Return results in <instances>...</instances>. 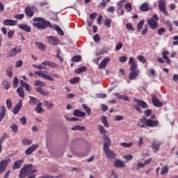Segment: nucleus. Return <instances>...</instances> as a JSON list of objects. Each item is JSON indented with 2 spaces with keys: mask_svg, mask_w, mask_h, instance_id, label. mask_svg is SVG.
Instances as JSON below:
<instances>
[{
  "mask_svg": "<svg viewBox=\"0 0 178 178\" xmlns=\"http://www.w3.org/2000/svg\"><path fill=\"white\" fill-rule=\"evenodd\" d=\"M97 129L99 130V131L101 133V134L104 135V138H105V137L106 136V129H105V128H104V126L99 124L97 126Z\"/></svg>",
  "mask_w": 178,
  "mask_h": 178,
  "instance_id": "c756f323",
  "label": "nucleus"
},
{
  "mask_svg": "<svg viewBox=\"0 0 178 178\" xmlns=\"http://www.w3.org/2000/svg\"><path fill=\"white\" fill-rule=\"evenodd\" d=\"M144 24H145V20L142 19L140 21L137 25L138 31H141L143 30V27H144Z\"/></svg>",
  "mask_w": 178,
  "mask_h": 178,
  "instance_id": "473e14b6",
  "label": "nucleus"
},
{
  "mask_svg": "<svg viewBox=\"0 0 178 178\" xmlns=\"http://www.w3.org/2000/svg\"><path fill=\"white\" fill-rule=\"evenodd\" d=\"M10 129L13 130V131L14 133H17V131H18V127L16 124H13L11 127H10Z\"/></svg>",
  "mask_w": 178,
  "mask_h": 178,
  "instance_id": "69168bd1",
  "label": "nucleus"
},
{
  "mask_svg": "<svg viewBox=\"0 0 178 178\" xmlns=\"http://www.w3.org/2000/svg\"><path fill=\"white\" fill-rule=\"evenodd\" d=\"M110 61L111 58L109 57L104 58L99 65L98 69H105V67H106V65H108Z\"/></svg>",
  "mask_w": 178,
  "mask_h": 178,
  "instance_id": "f8f14e48",
  "label": "nucleus"
},
{
  "mask_svg": "<svg viewBox=\"0 0 178 178\" xmlns=\"http://www.w3.org/2000/svg\"><path fill=\"white\" fill-rule=\"evenodd\" d=\"M6 106L8 109H10V108H12V101L10 100V99H7Z\"/></svg>",
  "mask_w": 178,
  "mask_h": 178,
  "instance_id": "052dcab7",
  "label": "nucleus"
},
{
  "mask_svg": "<svg viewBox=\"0 0 178 178\" xmlns=\"http://www.w3.org/2000/svg\"><path fill=\"white\" fill-rule=\"evenodd\" d=\"M42 65L44 66L45 69H47V66L49 67H57L58 65L55 63H52L51 61L45 60L42 63Z\"/></svg>",
  "mask_w": 178,
  "mask_h": 178,
  "instance_id": "6ab92c4d",
  "label": "nucleus"
},
{
  "mask_svg": "<svg viewBox=\"0 0 178 178\" xmlns=\"http://www.w3.org/2000/svg\"><path fill=\"white\" fill-rule=\"evenodd\" d=\"M14 18L16 20H22V19H24V14H17L14 16Z\"/></svg>",
  "mask_w": 178,
  "mask_h": 178,
  "instance_id": "09e8293b",
  "label": "nucleus"
},
{
  "mask_svg": "<svg viewBox=\"0 0 178 178\" xmlns=\"http://www.w3.org/2000/svg\"><path fill=\"white\" fill-rule=\"evenodd\" d=\"M25 13L28 17H33L34 16V8L28 6L25 8Z\"/></svg>",
  "mask_w": 178,
  "mask_h": 178,
  "instance_id": "f3484780",
  "label": "nucleus"
},
{
  "mask_svg": "<svg viewBox=\"0 0 178 178\" xmlns=\"http://www.w3.org/2000/svg\"><path fill=\"white\" fill-rule=\"evenodd\" d=\"M159 20V17L156 14H154L153 15V17L147 20V24L149 25V27H150L152 30H156V29H158Z\"/></svg>",
  "mask_w": 178,
  "mask_h": 178,
  "instance_id": "39448f33",
  "label": "nucleus"
},
{
  "mask_svg": "<svg viewBox=\"0 0 178 178\" xmlns=\"http://www.w3.org/2000/svg\"><path fill=\"white\" fill-rule=\"evenodd\" d=\"M109 147H111V138L108 136H104L103 149L108 159H115V158H116V154L115 152L109 149Z\"/></svg>",
  "mask_w": 178,
  "mask_h": 178,
  "instance_id": "f03ea898",
  "label": "nucleus"
},
{
  "mask_svg": "<svg viewBox=\"0 0 178 178\" xmlns=\"http://www.w3.org/2000/svg\"><path fill=\"white\" fill-rule=\"evenodd\" d=\"M47 39L48 40L49 44L51 45H58L59 44V39L54 35L47 36Z\"/></svg>",
  "mask_w": 178,
  "mask_h": 178,
  "instance_id": "9b49d317",
  "label": "nucleus"
},
{
  "mask_svg": "<svg viewBox=\"0 0 178 178\" xmlns=\"http://www.w3.org/2000/svg\"><path fill=\"white\" fill-rule=\"evenodd\" d=\"M128 65H130V70H138V65L134 60V58L129 57Z\"/></svg>",
  "mask_w": 178,
  "mask_h": 178,
  "instance_id": "6e6552de",
  "label": "nucleus"
},
{
  "mask_svg": "<svg viewBox=\"0 0 178 178\" xmlns=\"http://www.w3.org/2000/svg\"><path fill=\"white\" fill-rule=\"evenodd\" d=\"M114 165L116 168H124V162H123L121 160L119 159H115V163H114Z\"/></svg>",
  "mask_w": 178,
  "mask_h": 178,
  "instance_id": "c85d7f7f",
  "label": "nucleus"
},
{
  "mask_svg": "<svg viewBox=\"0 0 178 178\" xmlns=\"http://www.w3.org/2000/svg\"><path fill=\"white\" fill-rule=\"evenodd\" d=\"M10 162V158L0 161V172H1V173H3V172H5L6 170V168L8 167V165H9Z\"/></svg>",
  "mask_w": 178,
  "mask_h": 178,
  "instance_id": "423d86ee",
  "label": "nucleus"
},
{
  "mask_svg": "<svg viewBox=\"0 0 178 178\" xmlns=\"http://www.w3.org/2000/svg\"><path fill=\"white\" fill-rule=\"evenodd\" d=\"M38 145H32L31 147H28L26 150L25 151L26 155H31L32 153L38 148Z\"/></svg>",
  "mask_w": 178,
  "mask_h": 178,
  "instance_id": "ddd939ff",
  "label": "nucleus"
},
{
  "mask_svg": "<svg viewBox=\"0 0 178 178\" xmlns=\"http://www.w3.org/2000/svg\"><path fill=\"white\" fill-rule=\"evenodd\" d=\"M124 118L122 115H117L115 118V122H122Z\"/></svg>",
  "mask_w": 178,
  "mask_h": 178,
  "instance_id": "680f3d73",
  "label": "nucleus"
},
{
  "mask_svg": "<svg viewBox=\"0 0 178 178\" xmlns=\"http://www.w3.org/2000/svg\"><path fill=\"white\" fill-rule=\"evenodd\" d=\"M2 86L3 88H6V90H9V88H10V84H9L8 81H3Z\"/></svg>",
  "mask_w": 178,
  "mask_h": 178,
  "instance_id": "49530a36",
  "label": "nucleus"
},
{
  "mask_svg": "<svg viewBox=\"0 0 178 178\" xmlns=\"http://www.w3.org/2000/svg\"><path fill=\"white\" fill-rule=\"evenodd\" d=\"M168 55H169V51L165 50L162 51V56L163 58L166 61V63L168 65H170V60L169 59V57H168Z\"/></svg>",
  "mask_w": 178,
  "mask_h": 178,
  "instance_id": "b1692460",
  "label": "nucleus"
},
{
  "mask_svg": "<svg viewBox=\"0 0 178 178\" xmlns=\"http://www.w3.org/2000/svg\"><path fill=\"white\" fill-rule=\"evenodd\" d=\"M29 98H30V100H29L30 105H37V104H39L40 102V101H38V99L31 96H29Z\"/></svg>",
  "mask_w": 178,
  "mask_h": 178,
  "instance_id": "7c9ffc66",
  "label": "nucleus"
},
{
  "mask_svg": "<svg viewBox=\"0 0 178 178\" xmlns=\"http://www.w3.org/2000/svg\"><path fill=\"white\" fill-rule=\"evenodd\" d=\"M23 145H31V144L33 143V140L28 139V138H24L22 141Z\"/></svg>",
  "mask_w": 178,
  "mask_h": 178,
  "instance_id": "4c0bfd02",
  "label": "nucleus"
},
{
  "mask_svg": "<svg viewBox=\"0 0 178 178\" xmlns=\"http://www.w3.org/2000/svg\"><path fill=\"white\" fill-rule=\"evenodd\" d=\"M82 107L83 108L85 112H86V113L88 114V116H90L91 115V108H90V107H88L86 104H83Z\"/></svg>",
  "mask_w": 178,
  "mask_h": 178,
  "instance_id": "58836bf2",
  "label": "nucleus"
},
{
  "mask_svg": "<svg viewBox=\"0 0 178 178\" xmlns=\"http://www.w3.org/2000/svg\"><path fill=\"white\" fill-rule=\"evenodd\" d=\"M35 86H36L37 87H45V86H47V83L41 81H35Z\"/></svg>",
  "mask_w": 178,
  "mask_h": 178,
  "instance_id": "79ce46f5",
  "label": "nucleus"
},
{
  "mask_svg": "<svg viewBox=\"0 0 178 178\" xmlns=\"http://www.w3.org/2000/svg\"><path fill=\"white\" fill-rule=\"evenodd\" d=\"M159 8L165 16H169V13L166 11V4L165 3V1L163 0L159 1Z\"/></svg>",
  "mask_w": 178,
  "mask_h": 178,
  "instance_id": "0eeeda50",
  "label": "nucleus"
},
{
  "mask_svg": "<svg viewBox=\"0 0 178 178\" xmlns=\"http://www.w3.org/2000/svg\"><path fill=\"white\" fill-rule=\"evenodd\" d=\"M124 8L126 12H127L128 13H130V12H131V10L133 9V8L131 6V3H125Z\"/></svg>",
  "mask_w": 178,
  "mask_h": 178,
  "instance_id": "c9c22d12",
  "label": "nucleus"
},
{
  "mask_svg": "<svg viewBox=\"0 0 178 178\" xmlns=\"http://www.w3.org/2000/svg\"><path fill=\"white\" fill-rule=\"evenodd\" d=\"M101 120L104 127H109V122H108V119L106 118V116L102 115L101 118Z\"/></svg>",
  "mask_w": 178,
  "mask_h": 178,
  "instance_id": "2f4dec72",
  "label": "nucleus"
},
{
  "mask_svg": "<svg viewBox=\"0 0 178 178\" xmlns=\"http://www.w3.org/2000/svg\"><path fill=\"white\" fill-rule=\"evenodd\" d=\"M120 145L124 148H131V147H133V143H121Z\"/></svg>",
  "mask_w": 178,
  "mask_h": 178,
  "instance_id": "a19ab883",
  "label": "nucleus"
},
{
  "mask_svg": "<svg viewBox=\"0 0 178 178\" xmlns=\"http://www.w3.org/2000/svg\"><path fill=\"white\" fill-rule=\"evenodd\" d=\"M74 116H76L77 118H86V113L79 109H76L74 111Z\"/></svg>",
  "mask_w": 178,
  "mask_h": 178,
  "instance_id": "5701e85b",
  "label": "nucleus"
},
{
  "mask_svg": "<svg viewBox=\"0 0 178 178\" xmlns=\"http://www.w3.org/2000/svg\"><path fill=\"white\" fill-rule=\"evenodd\" d=\"M36 45L38 46V48H39V49H42L43 51L44 49H45V45H44V44L42 42L36 43Z\"/></svg>",
  "mask_w": 178,
  "mask_h": 178,
  "instance_id": "13d9d810",
  "label": "nucleus"
},
{
  "mask_svg": "<svg viewBox=\"0 0 178 178\" xmlns=\"http://www.w3.org/2000/svg\"><path fill=\"white\" fill-rule=\"evenodd\" d=\"M122 48H123V43L122 42H118L115 46L116 51H120Z\"/></svg>",
  "mask_w": 178,
  "mask_h": 178,
  "instance_id": "6e6d98bb",
  "label": "nucleus"
},
{
  "mask_svg": "<svg viewBox=\"0 0 178 178\" xmlns=\"http://www.w3.org/2000/svg\"><path fill=\"white\" fill-rule=\"evenodd\" d=\"M42 103L39 102V104H38L36 108H35V111L37 112V113H42V112L44 111V109H42Z\"/></svg>",
  "mask_w": 178,
  "mask_h": 178,
  "instance_id": "ea45409f",
  "label": "nucleus"
},
{
  "mask_svg": "<svg viewBox=\"0 0 178 178\" xmlns=\"http://www.w3.org/2000/svg\"><path fill=\"white\" fill-rule=\"evenodd\" d=\"M44 106H46L49 109L54 107V104L52 102H49L48 101L43 102Z\"/></svg>",
  "mask_w": 178,
  "mask_h": 178,
  "instance_id": "a18cd8bd",
  "label": "nucleus"
},
{
  "mask_svg": "<svg viewBox=\"0 0 178 178\" xmlns=\"http://www.w3.org/2000/svg\"><path fill=\"white\" fill-rule=\"evenodd\" d=\"M168 172H169V168L168 167V165L163 167L161 170V175H166Z\"/></svg>",
  "mask_w": 178,
  "mask_h": 178,
  "instance_id": "864d4df0",
  "label": "nucleus"
},
{
  "mask_svg": "<svg viewBox=\"0 0 178 178\" xmlns=\"http://www.w3.org/2000/svg\"><path fill=\"white\" fill-rule=\"evenodd\" d=\"M173 40H175V41L173 42V45H178V36H174Z\"/></svg>",
  "mask_w": 178,
  "mask_h": 178,
  "instance_id": "774afa93",
  "label": "nucleus"
},
{
  "mask_svg": "<svg viewBox=\"0 0 178 178\" xmlns=\"http://www.w3.org/2000/svg\"><path fill=\"white\" fill-rule=\"evenodd\" d=\"M140 122L143 124H138V126H140V127L143 129H145L146 126L147 127H158V126H159V121L152 120L151 119L140 118Z\"/></svg>",
  "mask_w": 178,
  "mask_h": 178,
  "instance_id": "20e7f679",
  "label": "nucleus"
},
{
  "mask_svg": "<svg viewBox=\"0 0 178 178\" xmlns=\"http://www.w3.org/2000/svg\"><path fill=\"white\" fill-rule=\"evenodd\" d=\"M40 77H42V79H45V80H48L49 81H55V79H54V77L44 72H42Z\"/></svg>",
  "mask_w": 178,
  "mask_h": 178,
  "instance_id": "bb28decb",
  "label": "nucleus"
},
{
  "mask_svg": "<svg viewBox=\"0 0 178 178\" xmlns=\"http://www.w3.org/2000/svg\"><path fill=\"white\" fill-rule=\"evenodd\" d=\"M19 29L23 30L24 31H26V33H31V27L30 26L24 24H18Z\"/></svg>",
  "mask_w": 178,
  "mask_h": 178,
  "instance_id": "a211bd4d",
  "label": "nucleus"
},
{
  "mask_svg": "<svg viewBox=\"0 0 178 178\" xmlns=\"http://www.w3.org/2000/svg\"><path fill=\"white\" fill-rule=\"evenodd\" d=\"M80 81V77H74L70 80V84H77Z\"/></svg>",
  "mask_w": 178,
  "mask_h": 178,
  "instance_id": "c03bdc74",
  "label": "nucleus"
},
{
  "mask_svg": "<svg viewBox=\"0 0 178 178\" xmlns=\"http://www.w3.org/2000/svg\"><path fill=\"white\" fill-rule=\"evenodd\" d=\"M162 143L157 142V141H153L152 143V147L154 151V152L156 153L158 151H159V148H161Z\"/></svg>",
  "mask_w": 178,
  "mask_h": 178,
  "instance_id": "2eb2a0df",
  "label": "nucleus"
},
{
  "mask_svg": "<svg viewBox=\"0 0 178 178\" xmlns=\"http://www.w3.org/2000/svg\"><path fill=\"white\" fill-rule=\"evenodd\" d=\"M112 22V21H111L110 19H106L104 22V25L106 26V27H111V23Z\"/></svg>",
  "mask_w": 178,
  "mask_h": 178,
  "instance_id": "e2e57ef3",
  "label": "nucleus"
},
{
  "mask_svg": "<svg viewBox=\"0 0 178 178\" xmlns=\"http://www.w3.org/2000/svg\"><path fill=\"white\" fill-rule=\"evenodd\" d=\"M3 26H17V21L13 19H4L3 22Z\"/></svg>",
  "mask_w": 178,
  "mask_h": 178,
  "instance_id": "4468645a",
  "label": "nucleus"
},
{
  "mask_svg": "<svg viewBox=\"0 0 178 178\" xmlns=\"http://www.w3.org/2000/svg\"><path fill=\"white\" fill-rule=\"evenodd\" d=\"M6 113V108L5 106H1L0 108V123L2 122L3 118H5V115Z\"/></svg>",
  "mask_w": 178,
  "mask_h": 178,
  "instance_id": "a878e982",
  "label": "nucleus"
},
{
  "mask_svg": "<svg viewBox=\"0 0 178 178\" xmlns=\"http://www.w3.org/2000/svg\"><path fill=\"white\" fill-rule=\"evenodd\" d=\"M40 77H42V79H45V80H48L49 81H55V79H54V77L44 72H42Z\"/></svg>",
  "mask_w": 178,
  "mask_h": 178,
  "instance_id": "cd10ccee",
  "label": "nucleus"
},
{
  "mask_svg": "<svg viewBox=\"0 0 178 178\" xmlns=\"http://www.w3.org/2000/svg\"><path fill=\"white\" fill-rule=\"evenodd\" d=\"M33 22H35L36 23L33 24L34 27L38 29L39 30H45L47 27H49L52 29V24L51 22L44 19L42 17H34L33 19Z\"/></svg>",
  "mask_w": 178,
  "mask_h": 178,
  "instance_id": "f257e3e1",
  "label": "nucleus"
},
{
  "mask_svg": "<svg viewBox=\"0 0 178 178\" xmlns=\"http://www.w3.org/2000/svg\"><path fill=\"white\" fill-rule=\"evenodd\" d=\"M166 31V29H165V28H160L159 30H158V34L159 35H162V34H163V33H165Z\"/></svg>",
  "mask_w": 178,
  "mask_h": 178,
  "instance_id": "338daca9",
  "label": "nucleus"
},
{
  "mask_svg": "<svg viewBox=\"0 0 178 178\" xmlns=\"http://www.w3.org/2000/svg\"><path fill=\"white\" fill-rule=\"evenodd\" d=\"M134 101L139 106H141V108H143V109H147V108H148V104H147V102L136 99H134Z\"/></svg>",
  "mask_w": 178,
  "mask_h": 178,
  "instance_id": "aec40b11",
  "label": "nucleus"
},
{
  "mask_svg": "<svg viewBox=\"0 0 178 178\" xmlns=\"http://www.w3.org/2000/svg\"><path fill=\"white\" fill-rule=\"evenodd\" d=\"M126 3V0H121L117 3V6H118V9H122L123 8V3Z\"/></svg>",
  "mask_w": 178,
  "mask_h": 178,
  "instance_id": "603ef678",
  "label": "nucleus"
},
{
  "mask_svg": "<svg viewBox=\"0 0 178 178\" xmlns=\"http://www.w3.org/2000/svg\"><path fill=\"white\" fill-rule=\"evenodd\" d=\"M138 73H140L139 70H131L129 74V80H134L137 76H138Z\"/></svg>",
  "mask_w": 178,
  "mask_h": 178,
  "instance_id": "412c9836",
  "label": "nucleus"
},
{
  "mask_svg": "<svg viewBox=\"0 0 178 178\" xmlns=\"http://www.w3.org/2000/svg\"><path fill=\"white\" fill-rule=\"evenodd\" d=\"M13 87L14 88H17V86L19 84V79L17 77H14V79H13Z\"/></svg>",
  "mask_w": 178,
  "mask_h": 178,
  "instance_id": "3c124183",
  "label": "nucleus"
},
{
  "mask_svg": "<svg viewBox=\"0 0 178 178\" xmlns=\"http://www.w3.org/2000/svg\"><path fill=\"white\" fill-rule=\"evenodd\" d=\"M20 52H22V48L15 47L10 51L9 56L10 58H13V56H16L17 54H20Z\"/></svg>",
  "mask_w": 178,
  "mask_h": 178,
  "instance_id": "dca6fc26",
  "label": "nucleus"
},
{
  "mask_svg": "<svg viewBox=\"0 0 178 178\" xmlns=\"http://www.w3.org/2000/svg\"><path fill=\"white\" fill-rule=\"evenodd\" d=\"M86 71H87V67H86V66H82L75 70V73H76V74H80V73H83V72H86Z\"/></svg>",
  "mask_w": 178,
  "mask_h": 178,
  "instance_id": "72a5a7b5",
  "label": "nucleus"
},
{
  "mask_svg": "<svg viewBox=\"0 0 178 178\" xmlns=\"http://www.w3.org/2000/svg\"><path fill=\"white\" fill-rule=\"evenodd\" d=\"M17 94L21 97V98H24V90H23V88H18L17 90Z\"/></svg>",
  "mask_w": 178,
  "mask_h": 178,
  "instance_id": "37998d69",
  "label": "nucleus"
},
{
  "mask_svg": "<svg viewBox=\"0 0 178 178\" xmlns=\"http://www.w3.org/2000/svg\"><path fill=\"white\" fill-rule=\"evenodd\" d=\"M138 59L139 62H141V63H146V62H147V59L143 55H138Z\"/></svg>",
  "mask_w": 178,
  "mask_h": 178,
  "instance_id": "de8ad7c7",
  "label": "nucleus"
},
{
  "mask_svg": "<svg viewBox=\"0 0 178 178\" xmlns=\"http://www.w3.org/2000/svg\"><path fill=\"white\" fill-rule=\"evenodd\" d=\"M53 29H54V30H56L58 33V34H59V35H63L64 33L63 31H62V29L59 26H58V25H54V26H52Z\"/></svg>",
  "mask_w": 178,
  "mask_h": 178,
  "instance_id": "f704fd0d",
  "label": "nucleus"
},
{
  "mask_svg": "<svg viewBox=\"0 0 178 178\" xmlns=\"http://www.w3.org/2000/svg\"><path fill=\"white\" fill-rule=\"evenodd\" d=\"M22 99L19 100V103L15 106L14 109L13 110V113L14 115H17L19 112L20 111V109H22Z\"/></svg>",
  "mask_w": 178,
  "mask_h": 178,
  "instance_id": "4be33fe9",
  "label": "nucleus"
},
{
  "mask_svg": "<svg viewBox=\"0 0 178 178\" xmlns=\"http://www.w3.org/2000/svg\"><path fill=\"white\" fill-rule=\"evenodd\" d=\"M126 27L127 29V30H129V31H134V27H133V25H131V24L130 23H127L126 24Z\"/></svg>",
  "mask_w": 178,
  "mask_h": 178,
  "instance_id": "5fc2aeb1",
  "label": "nucleus"
},
{
  "mask_svg": "<svg viewBox=\"0 0 178 178\" xmlns=\"http://www.w3.org/2000/svg\"><path fill=\"white\" fill-rule=\"evenodd\" d=\"M126 60H127V57L126 56L119 57V61L121 62V63H124Z\"/></svg>",
  "mask_w": 178,
  "mask_h": 178,
  "instance_id": "bf43d9fd",
  "label": "nucleus"
},
{
  "mask_svg": "<svg viewBox=\"0 0 178 178\" xmlns=\"http://www.w3.org/2000/svg\"><path fill=\"white\" fill-rule=\"evenodd\" d=\"M24 162V159H21L15 161L14 165H13V170H17L20 169L23 166V163Z\"/></svg>",
  "mask_w": 178,
  "mask_h": 178,
  "instance_id": "9d476101",
  "label": "nucleus"
},
{
  "mask_svg": "<svg viewBox=\"0 0 178 178\" xmlns=\"http://www.w3.org/2000/svg\"><path fill=\"white\" fill-rule=\"evenodd\" d=\"M6 72L7 74V76L10 78L12 79L13 77V72H12V70H6Z\"/></svg>",
  "mask_w": 178,
  "mask_h": 178,
  "instance_id": "4d7b16f0",
  "label": "nucleus"
},
{
  "mask_svg": "<svg viewBox=\"0 0 178 178\" xmlns=\"http://www.w3.org/2000/svg\"><path fill=\"white\" fill-rule=\"evenodd\" d=\"M81 60V56H74L72 58V62H80Z\"/></svg>",
  "mask_w": 178,
  "mask_h": 178,
  "instance_id": "8fccbe9b",
  "label": "nucleus"
},
{
  "mask_svg": "<svg viewBox=\"0 0 178 178\" xmlns=\"http://www.w3.org/2000/svg\"><path fill=\"white\" fill-rule=\"evenodd\" d=\"M140 10L142 12H148L149 10V4L148 3H143L140 7Z\"/></svg>",
  "mask_w": 178,
  "mask_h": 178,
  "instance_id": "393cba45",
  "label": "nucleus"
},
{
  "mask_svg": "<svg viewBox=\"0 0 178 178\" xmlns=\"http://www.w3.org/2000/svg\"><path fill=\"white\" fill-rule=\"evenodd\" d=\"M23 65V60H19L15 63V67H20Z\"/></svg>",
  "mask_w": 178,
  "mask_h": 178,
  "instance_id": "0e129e2a",
  "label": "nucleus"
},
{
  "mask_svg": "<svg viewBox=\"0 0 178 178\" xmlns=\"http://www.w3.org/2000/svg\"><path fill=\"white\" fill-rule=\"evenodd\" d=\"M72 130H79V131H84L86 127L84 126L76 125L72 128Z\"/></svg>",
  "mask_w": 178,
  "mask_h": 178,
  "instance_id": "e433bc0d",
  "label": "nucleus"
},
{
  "mask_svg": "<svg viewBox=\"0 0 178 178\" xmlns=\"http://www.w3.org/2000/svg\"><path fill=\"white\" fill-rule=\"evenodd\" d=\"M33 173H37V168L31 164H26L20 170L19 177L20 178H24L26 176L33 175Z\"/></svg>",
  "mask_w": 178,
  "mask_h": 178,
  "instance_id": "7ed1b4c3",
  "label": "nucleus"
},
{
  "mask_svg": "<svg viewBox=\"0 0 178 178\" xmlns=\"http://www.w3.org/2000/svg\"><path fill=\"white\" fill-rule=\"evenodd\" d=\"M152 102L154 105V106H156V108H162L163 106V103L156 97V96H153L152 98Z\"/></svg>",
  "mask_w": 178,
  "mask_h": 178,
  "instance_id": "1a4fd4ad",
  "label": "nucleus"
}]
</instances>
